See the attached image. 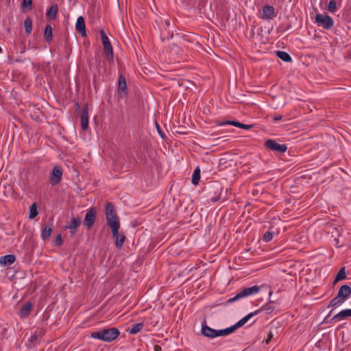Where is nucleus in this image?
I'll use <instances>...</instances> for the list:
<instances>
[{"label":"nucleus","instance_id":"obj_1","mask_svg":"<svg viewBox=\"0 0 351 351\" xmlns=\"http://www.w3.org/2000/svg\"><path fill=\"white\" fill-rule=\"evenodd\" d=\"M105 215L108 226L110 228L112 234H115L120 228V219L116 210L111 202H108L105 206Z\"/></svg>","mask_w":351,"mask_h":351},{"label":"nucleus","instance_id":"obj_2","mask_svg":"<svg viewBox=\"0 0 351 351\" xmlns=\"http://www.w3.org/2000/svg\"><path fill=\"white\" fill-rule=\"evenodd\" d=\"M120 335V331L117 328H107L93 332L90 337L105 342H111L116 339Z\"/></svg>","mask_w":351,"mask_h":351},{"label":"nucleus","instance_id":"obj_3","mask_svg":"<svg viewBox=\"0 0 351 351\" xmlns=\"http://www.w3.org/2000/svg\"><path fill=\"white\" fill-rule=\"evenodd\" d=\"M261 291V287L254 285L251 287H245L238 290L237 294L228 300V302L232 303L243 298L254 295Z\"/></svg>","mask_w":351,"mask_h":351},{"label":"nucleus","instance_id":"obj_4","mask_svg":"<svg viewBox=\"0 0 351 351\" xmlns=\"http://www.w3.org/2000/svg\"><path fill=\"white\" fill-rule=\"evenodd\" d=\"M100 35H101L102 44L104 45V51L106 56L107 60L110 62H113V61H114L113 48L110 43V41L104 29L100 30Z\"/></svg>","mask_w":351,"mask_h":351},{"label":"nucleus","instance_id":"obj_5","mask_svg":"<svg viewBox=\"0 0 351 351\" xmlns=\"http://www.w3.org/2000/svg\"><path fill=\"white\" fill-rule=\"evenodd\" d=\"M315 23L317 26L326 29H330L334 25V21L327 14H316Z\"/></svg>","mask_w":351,"mask_h":351},{"label":"nucleus","instance_id":"obj_6","mask_svg":"<svg viewBox=\"0 0 351 351\" xmlns=\"http://www.w3.org/2000/svg\"><path fill=\"white\" fill-rule=\"evenodd\" d=\"M277 16L275 8L269 5L263 7L262 11L259 13V18L264 21L273 20Z\"/></svg>","mask_w":351,"mask_h":351},{"label":"nucleus","instance_id":"obj_7","mask_svg":"<svg viewBox=\"0 0 351 351\" xmlns=\"http://www.w3.org/2000/svg\"><path fill=\"white\" fill-rule=\"evenodd\" d=\"M265 146L277 153L283 154L287 152V146L285 144H279L276 141L268 139L265 142Z\"/></svg>","mask_w":351,"mask_h":351},{"label":"nucleus","instance_id":"obj_8","mask_svg":"<svg viewBox=\"0 0 351 351\" xmlns=\"http://www.w3.org/2000/svg\"><path fill=\"white\" fill-rule=\"evenodd\" d=\"M62 168L60 165L53 167L49 178V182L52 186L58 184L62 180Z\"/></svg>","mask_w":351,"mask_h":351},{"label":"nucleus","instance_id":"obj_9","mask_svg":"<svg viewBox=\"0 0 351 351\" xmlns=\"http://www.w3.org/2000/svg\"><path fill=\"white\" fill-rule=\"evenodd\" d=\"M97 211L95 208H90L86 215L84 220V225L87 229H90L94 224L96 219Z\"/></svg>","mask_w":351,"mask_h":351},{"label":"nucleus","instance_id":"obj_10","mask_svg":"<svg viewBox=\"0 0 351 351\" xmlns=\"http://www.w3.org/2000/svg\"><path fill=\"white\" fill-rule=\"evenodd\" d=\"M128 86L125 77L119 73L118 78V93L121 96H125L128 94Z\"/></svg>","mask_w":351,"mask_h":351},{"label":"nucleus","instance_id":"obj_11","mask_svg":"<svg viewBox=\"0 0 351 351\" xmlns=\"http://www.w3.org/2000/svg\"><path fill=\"white\" fill-rule=\"evenodd\" d=\"M201 332L204 336L211 338V339L219 337L218 330L211 328L210 327L208 326L206 324L202 325Z\"/></svg>","mask_w":351,"mask_h":351},{"label":"nucleus","instance_id":"obj_12","mask_svg":"<svg viewBox=\"0 0 351 351\" xmlns=\"http://www.w3.org/2000/svg\"><path fill=\"white\" fill-rule=\"evenodd\" d=\"M75 29L76 31L82 35V36H86L85 21L82 16H80L77 19Z\"/></svg>","mask_w":351,"mask_h":351},{"label":"nucleus","instance_id":"obj_13","mask_svg":"<svg viewBox=\"0 0 351 351\" xmlns=\"http://www.w3.org/2000/svg\"><path fill=\"white\" fill-rule=\"evenodd\" d=\"M348 317H351V309H350V308L343 309V310L341 311L340 312L337 313L335 315H334L332 317L331 320L333 322H340V321L344 320L345 319H346Z\"/></svg>","mask_w":351,"mask_h":351},{"label":"nucleus","instance_id":"obj_14","mask_svg":"<svg viewBox=\"0 0 351 351\" xmlns=\"http://www.w3.org/2000/svg\"><path fill=\"white\" fill-rule=\"evenodd\" d=\"M88 107L85 106L82 109V114L80 117V121H81V127L82 129L85 131L88 128Z\"/></svg>","mask_w":351,"mask_h":351},{"label":"nucleus","instance_id":"obj_15","mask_svg":"<svg viewBox=\"0 0 351 351\" xmlns=\"http://www.w3.org/2000/svg\"><path fill=\"white\" fill-rule=\"evenodd\" d=\"M225 125H234L237 128H243L245 130H250L252 128V125L243 124V123H240L239 121H222V122H220L218 123V125H219V126H223Z\"/></svg>","mask_w":351,"mask_h":351},{"label":"nucleus","instance_id":"obj_16","mask_svg":"<svg viewBox=\"0 0 351 351\" xmlns=\"http://www.w3.org/2000/svg\"><path fill=\"white\" fill-rule=\"evenodd\" d=\"M112 237L115 239V246L117 248L121 249L125 241V236L123 232H119L117 231L115 234H112Z\"/></svg>","mask_w":351,"mask_h":351},{"label":"nucleus","instance_id":"obj_17","mask_svg":"<svg viewBox=\"0 0 351 351\" xmlns=\"http://www.w3.org/2000/svg\"><path fill=\"white\" fill-rule=\"evenodd\" d=\"M81 223L82 221L80 218H71L69 225L66 226V228L71 230V235H74L75 234L77 228L81 225Z\"/></svg>","mask_w":351,"mask_h":351},{"label":"nucleus","instance_id":"obj_18","mask_svg":"<svg viewBox=\"0 0 351 351\" xmlns=\"http://www.w3.org/2000/svg\"><path fill=\"white\" fill-rule=\"evenodd\" d=\"M344 301H346L351 294V288L348 285H342L337 293Z\"/></svg>","mask_w":351,"mask_h":351},{"label":"nucleus","instance_id":"obj_19","mask_svg":"<svg viewBox=\"0 0 351 351\" xmlns=\"http://www.w3.org/2000/svg\"><path fill=\"white\" fill-rule=\"evenodd\" d=\"M16 261L14 255L8 254L0 257V265L10 266Z\"/></svg>","mask_w":351,"mask_h":351},{"label":"nucleus","instance_id":"obj_20","mask_svg":"<svg viewBox=\"0 0 351 351\" xmlns=\"http://www.w3.org/2000/svg\"><path fill=\"white\" fill-rule=\"evenodd\" d=\"M261 312V309H258L254 312H252L247 314L246 316L241 319L238 322H237L234 325L237 326V328L243 326L245 323H247L251 317L254 315H256Z\"/></svg>","mask_w":351,"mask_h":351},{"label":"nucleus","instance_id":"obj_21","mask_svg":"<svg viewBox=\"0 0 351 351\" xmlns=\"http://www.w3.org/2000/svg\"><path fill=\"white\" fill-rule=\"evenodd\" d=\"M58 7L57 4L52 5L47 11L46 16L49 19H55L57 16Z\"/></svg>","mask_w":351,"mask_h":351},{"label":"nucleus","instance_id":"obj_22","mask_svg":"<svg viewBox=\"0 0 351 351\" xmlns=\"http://www.w3.org/2000/svg\"><path fill=\"white\" fill-rule=\"evenodd\" d=\"M143 326L144 324L143 322L132 324L128 328L127 331L130 335H135L140 332L143 329Z\"/></svg>","mask_w":351,"mask_h":351},{"label":"nucleus","instance_id":"obj_23","mask_svg":"<svg viewBox=\"0 0 351 351\" xmlns=\"http://www.w3.org/2000/svg\"><path fill=\"white\" fill-rule=\"evenodd\" d=\"M52 224H48L45 227V228L41 232V238L43 241H46L49 239L52 232Z\"/></svg>","mask_w":351,"mask_h":351},{"label":"nucleus","instance_id":"obj_24","mask_svg":"<svg viewBox=\"0 0 351 351\" xmlns=\"http://www.w3.org/2000/svg\"><path fill=\"white\" fill-rule=\"evenodd\" d=\"M32 304L31 302H26L20 310V316L21 317H26L29 315L30 311L32 309Z\"/></svg>","mask_w":351,"mask_h":351},{"label":"nucleus","instance_id":"obj_25","mask_svg":"<svg viewBox=\"0 0 351 351\" xmlns=\"http://www.w3.org/2000/svg\"><path fill=\"white\" fill-rule=\"evenodd\" d=\"M346 301H344L339 295H337L332 299L328 304V307L337 308L343 304Z\"/></svg>","mask_w":351,"mask_h":351},{"label":"nucleus","instance_id":"obj_26","mask_svg":"<svg viewBox=\"0 0 351 351\" xmlns=\"http://www.w3.org/2000/svg\"><path fill=\"white\" fill-rule=\"evenodd\" d=\"M276 53L277 57L284 62H290L292 60L291 56L286 51H276Z\"/></svg>","mask_w":351,"mask_h":351},{"label":"nucleus","instance_id":"obj_27","mask_svg":"<svg viewBox=\"0 0 351 351\" xmlns=\"http://www.w3.org/2000/svg\"><path fill=\"white\" fill-rule=\"evenodd\" d=\"M199 179H200V169L199 167H197L193 173L191 182L194 185H197L199 183Z\"/></svg>","mask_w":351,"mask_h":351},{"label":"nucleus","instance_id":"obj_28","mask_svg":"<svg viewBox=\"0 0 351 351\" xmlns=\"http://www.w3.org/2000/svg\"><path fill=\"white\" fill-rule=\"evenodd\" d=\"M236 329L237 326L233 325L225 329L218 330L219 337L228 335L232 333Z\"/></svg>","mask_w":351,"mask_h":351},{"label":"nucleus","instance_id":"obj_29","mask_svg":"<svg viewBox=\"0 0 351 351\" xmlns=\"http://www.w3.org/2000/svg\"><path fill=\"white\" fill-rule=\"evenodd\" d=\"M45 38L47 41L49 42L52 40L53 33L52 28L50 25H47L45 29Z\"/></svg>","mask_w":351,"mask_h":351},{"label":"nucleus","instance_id":"obj_30","mask_svg":"<svg viewBox=\"0 0 351 351\" xmlns=\"http://www.w3.org/2000/svg\"><path fill=\"white\" fill-rule=\"evenodd\" d=\"M24 27L25 32L30 34L32 31V20L30 18H27L24 21Z\"/></svg>","mask_w":351,"mask_h":351},{"label":"nucleus","instance_id":"obj_31","mask_svg":"<svg viewBox=\"0 0 351 351\" xmlns=\"http://www.w3.org/2000/svg\"><path fill=\"white\" fill-rule=\"evenodd\" d=\"M346 268L342 267L338 271V273L335 277V282L339 281V280H344V279H346Z\"/></svg>","mask_w":351,"mask_h":351},{"label":"nucleus","instance_id":"obj_32","mask_svg":"<svg viewBox=\"0 0 351 351\" xmlns=\"http://www.w3.org/2000/svg\"><path fill=\"white\" fill-rule=\"evenodd\" d=\"M32 0H23L21 3V8L23 11H29L32 10Z\"/></svg>","mask_w":351,"mask_h":351},{"label":"nucleus","instance_id":"obj_33","mask_svg":"<svg viewBox=\"0 0 351 351\" xmlns=\"http://www.w3.org/2000/svg\"><path fill=\"white\" fill-rule=\"evenodd\" d=\"M327 10L331 12L335 13L337 10V3L335 0H330L327 5Z\"/></svg>","mask_w":351,"mask_h":351},{"label":"nucleus","instance_id":"obj_34","mask_svg":"<svg viewBox=\"0 0 351 351\" xmlns=\"http://www.w3.org/2000/svg\"><path fill=\"white\" fill-rule=\"evenodd\" d=\"M38 214L36 204H33L29 208V219H34Z\"/></svg>","mask_w":351,"mask_h":351},{"label":"nucleus","instance_id":"obj_35","mask_svg":"<svg viewBox=\"0 0 351 351\" xmlns=\"http://www.w3.org/2000/svg\"><path fill=\"white\" fill-rule=\"evenodd\" d=\"M260 309L265 311L267 313H271L274 310V306L271 305V302L266 303Z\"/></svg>","mask_w":351,"mask_h":351},{"label":"nucleus","instance_id":"obj_36","mask_svg":"<svg viewBox=\"0 0 351 351\" xmlns=\"http://www.w3.org/2000/svg\"><path fill=\"white\" fill-rule=\"evenodd\" d=\"M273 237H274V233L270 231H267L263 237V241L267 243V242L271 241L272 240Z\"/></svg>","mask_w":351,"mask_h":351},{"label":"nucleus","instance_id":"obj_37","mask_svg":"<svg viewBox=\"0 0 351 351\" xmlns=\"http://www.w3.org/2000/svg\"><path fill=\"white\" fill-rule=\"evenodd\" d=\"M55 244L57 246H60L62 244V238L61 234L57 235L56 240H55Z\"/></svg>","mask_w":351,"mask_h":351},{"label":"nucleus","instance_id":"obj_38","mask_svg":"<svg viewBox=\"0 0 351 351\" xmlns=\"http://www.w3.org/2000/svg\"><path fill=\"white\" fill-rule=\"evenodd\" d=\"M156 126L157 131H158L159 135L160 136V137L162 138H165L166 136H165V133L162 131L160 127L159 126V125L157 123H156Z\"/></svg>","mask_w":351,"mask_h":351},{"label":"nucleus","instance_id":"obj_39","mask_svg":"<svg viewBox=\"0 0 351 351\" xmlns=\"http://www.w3.org/2000/svg\"><path fill=\"white\" fill-rule=\"evenodd\" d=\"M221 198V195H220V193L217 194L216 196L209 199L208 201V202H213V203H215V202H217V201H219Z\"/></svg>","mask_w":351,"mask_h":351},{"label":"nucleus","instance_id":"obj_40","mask_svg":"<svg viewBox=\"0 0 351 351\" xmlns=\"http://www.w3.org/2000/svg\"><path fill=\"white\" fill-rule=\"evenodd\" d=\"M37 339H38V335L36 334H33L30 336L29 339V341L31 342V343H35L36 341H37Z\"/></svg>","mask_w":351,"mask_h":351},{"label":"nucleus","instance_id":"obj_41","mask_svg":"<svg viewBox=\"0 0 351 351\" xmlns=\"http://www.w3.org/2000/svg\"><path fill=\"white\" fill-rule=\"evenodd\" d=\"M282 118V117L281 115H277L274 117V120L277 121L281 120Z\"/></svg>","mask_w":351,"mask_h":351},{"label":"nucleus","instance_id":"obj_42","mask_svg":"<svg viewBox=\"0 0 351 351\" xmlns=\"http://www.w3.org/2000/svg\"><path fill=\"white\" fill-rule=\"evenodd\" d=\"M154 350H155V351H160L161 348L158 346H155Z\"/></svg>","mask_w":351,"mask_h":351},{"label":"nucleus","instance_id":"obj_43","mask_svg":"<svg viewBox=\"0 0 351 351\" xmlns=\"http://www.w3.org/2000/svg\"><path fill=\"white\" fill-rule=\"evenodd\" d=\"M272 337V334L270 333L269 336V338H271Z\"/></svg>","mask_w":351,"mask_h":351},{"label":"nucleus","instance_id":"obj_44","mask_svg":"<svg viewBox=\"0 0 351 351\" xmlns=\"http://www.w3.org/2000/svg\"><path fill=\"white\" fill-rule=\"evenodd\" d=\"M2 52V49L1 47H0V53Z\"/></svg>","mask_w":351,"mask_h":351},{"label":"nucleus","instance_id":"obj_45","mask_svg":"<svg viewBox=\"0 0 351 351\" xmlns=\"http://www.w3.org/2000/svg\"><path fill=\"white\" fill-rule=\"evenodd\" d=\"M332 310L330 311L329 315L332 313Z\"/></svg>","mask_w":351,"mask_h":351}]
</instances>
